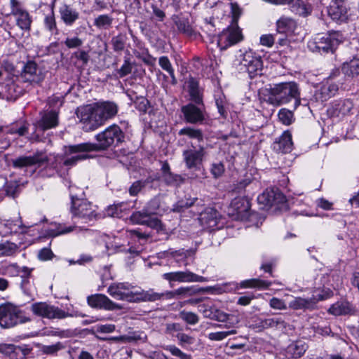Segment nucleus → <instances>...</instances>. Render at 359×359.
I'll use <instances>...</instances> for the list:
<instances>
[{
  "mask_svg": "<svg viewBox=\"0 0 359 359\" xmlns=\"http://www.w3.org/2000/svg\"><path fill=\"white\" fill-rule=\"evenodd\" d=\"M124 133L117 125H111L102 133L95 136L97 144L84 142L78 144L69 145L66 154H71L76 152H90L104 150L113 144H118L124 140Z\"/></svg>",
  "mask_w": 359,
  "mask_h": 359,
  "instance_id": "obj_2",
  "label": "nucleus"
},
{
  "mask_svg": "<svg viewBox=\"0 0 359 359\" xmlns=\"http://www.w3.org/2000/svg\"><path fill=\"white\" fill-rule=\"evenodd\" d=\"M133 65L129 59H126L120 69L116 70L117 75L123 78L131 73Z\"/></svg>",
  "mask_w": 359,
  "mask_h": 359,
  "instance_id": "obj_54",
  "label": "nucleus"
},
{
  "mask_svg": "<svg viewBox=\"0 0 359 359\" xmlns=\"http://www.w3.org/2000/svg\"><path fill=\"white\" fill-rule=\"evenodd\" d=\"M257 201L263 205V208H267L274 205L283 203L285 201V197L278 189H266L258 196Z\"/></svg>",
  "mask_w": 359,
  "mask_h": 359,
  "instance_id": "obj_16",
  "label": "nucleus"
},
{
  "mask_svg": "<svg viewBox=\"0 0 359 359\" xmlns=\"http://www.w3.org/2000/svg\"><path fill=\"white\" fill-rule=\"evenodd\" d=\"M276 32L279 34L287 36L294 32L297 23L292 18L287 16H281L276 22Z\"/></svg>",
  "mask_w": 359,
  "mask_h": 359,
  "instance_id": "obj_28",
  "label": "nucleus"
},
{
  "mask_svg": "<svg viewBox=\"0 0 359 359\" xmlns=\"http://www.w3.org/2000/svg\"><path fill=\"white\" fill-rule=\"evenodd\" d=\"M158 208L157 201L152 200L143 210L133 212L130 215V220L134 224L146 225L159 231L161 229V222L157 217H154Z\"/></svg>",
  "mask_w": 359,
  "mask_h": 359,
  "instance_id": "obj_5",
  "label": "nucleus"
},
{
  "mask_svg": "<svg viewBox=\"0 0 359 359\" xmlns=\"http://www.w3.org/2000/svg\"><path fill=\"white\" fill-rule=\"evenodd\" d=\"M341 71L345 75L355 76L359 75V60L354 59L343 64Z\"/></svg>",
  "mask_w": 359,
  "mask_h": 359,
  "instance_id": "obj_35",
  "label": "nucleus"
},
{
  "mask_svg": "<svg viewBox=\"0 0 359 359\" xmlns=\"http://www.w3.org/2000/svg\"><path fill=\"white\" fill-rule=\"evenodd\" d=\"M266 329H285L287 326V323L281 318H266Z\"/></svg>",
  "mask_w": 359,
  "mask_h": 359,
  "instance_id": "obj_49",
  "label": "nucleus"
},
{
  "mask_svg": "<svg viewBox=\"0 0 359 359\" xmlns=\"http://www.w3.org/2000/svg\"><path fill=\"white\" fill-rule=\"evenodd\" d=\"M113 22V18L106 15H100L94 20V25L99 29H109Z\"/></svg>",
  "mask_w": 359,
  "mask_h": 359,
  "instance_id": "obj_41",
  "label": "nucleus"
},
{
  "mask_svg": "<svg viewBox=\"0 0 359 359\" xmlns=\"http://www.w3.org/2000/svg\"><path fill=\"white\" fill-rule=\"evenodd\" d=\"M279 120L286 126H289L292 123L293 120V113L292 111L283 108L278 111Z\"/></svg>",
  "mask_w": 359,
  "mask_h": 359,
  "instance_id": "obj_50",
  "label": "nucleus"
},
{
  "mask_svg": "<svg viewBox=\"0 0 359 359\" xmlns=\"http://www.w3.org/2000/svg\"><path fill=\"white\" fill-rule=\"evenodd\" d=\"M198 198H193L184 200H180L177 201L174 205L172 210L174 212H181L184 211L186 209L194 205L196 203L198 205Z\"/></svg>",
  "mask_w": 359,
  "mask_h": 359,
  "instance_id": "obj_40",
  "label": "nucleus"
},
{
  "mask_svg": "<svg viewBox=\"0 0 359 359\" xmlns=\"http://www.w3.org/2000/svg\"><path fill=\"white\" fill-rule=\"evenodd\" d=\"M74 226H70L68 227L65 226L61 224H55L53 227L48 229V235L52 237H55L62 234H66L72 232Z\"/></svg>",
  "mask_w": 359,
  "mask_h": 359,
  "instance_id": "obj_39",
  "label": "nucleus"
},
{
  "mask_svg": "<svg viewBox=\"0 0 359 359\" xmlns=\"http://www.w3.org/2000/svg\"><path fill=\"white\" fill-rule=\"evenodd\" d=\"M123 205V203H118L109 206L107 210V215L111 217H120L121 208Z\"/></svg>",
  "mask_w": 359,
  "mask_h": 359,
  "instance_id": "obj_62",
  "label": "nucleus"
},
{
  "mask_svg": "<svg viewBox=\"0 0 359 359\" xmlns=\"http://www.w3.org/2000/svg\"><path fill=\"white\" fill-rule=\"evenodd\" d=\"M135 107L140 111H146L149 104L148 100L144 97H137L134 102Z\"/></svg>",
  "mask_w": 359,
  "mask_h": 359,
  "instance_id": "obj_64",
  "label": "nucleus"
},
{
  "mask_svg": "<svg viewBox=\"0 0 359 359\" xmlns=\"http://www.w3.org/2000/svg\"><path fill=\"white\" fill-rule=\"evenodd\" d=\"M265 323H266V319H262L256 317L252 320V323L249 327L251 329L255 330L256 332H262L266 329Z\"/></svg>",
  "mask_w": 359,
  "mask_h": 359,
  "instance_id": "obj_55",
  "label": "nucleus"
},
{
  "mask_svg": "<svg viewBox=\"0 0 359 359\" xmlns=\"http://www.w3.org/2000/svg\"><path fill=\"white\" fill-rule=\"evenodd\" d=\"M306 345L302 342H297L291 344L288 347V351L290 352L293 358H300L306 351Z\"/></svg>",
  "mask_w": 359,
  "mask_h": 359,
  "instance_id": "obj_45",
  "label": "nucleus"
},
{
  "mask_svg": "<svg viewBox=\"0 0 359 359\" xmlns=\"http://www.w3.org/2000/svg\"><path fill=\"white\" fill-rule=\"evenodd\" d=\"M29 319L23 316L22 311L11 303L0 305V325L4 328H10L19 323H24Z\"/></svg>",
  "mask_w": 359,
  "mask_h": 359,
  "instance_id": "obj_6",
  "label": "nucleus"
},
{
  "mask_svg": "<svg viewBox=\"0 0 359 359\" xmlns=\"http://www.w3.org/2000/svg\"><path fill=\"white\" fill-rule=\"evenodd\" d=\"M338 90V85L327 81L320 89V98L321 99V101H326L331 97L334 96Z\"/></svg>",
  "mask_w": 359,
  "mask_h": 359,
  "instance_id": "obj_32",
  "label": "nucleus"
},
{
  "mask_svg": "<svg viewBox=\"0 0 359 359\" xmlns=\"http://www.w3.org/2000/svg\"><path fill=\"white\" fill-rule=\"evenodd\" d=\"M21 78L23 81L31 83H39L43 80V75L38 68L36 62L29 61L24 66L21 73Z\"/></svg>",
  "mask_w": 359,
  "mask_h": 359,
  "instance_id": "obj_17",
  "label": "nucleus"
},
{
  "mask_svg": "<svg viewBox=\"0 0 359 359\" xmlns=\"http://www.w3.org/2000/svg\"><path fill=\"white\" fill-rule=\"evenodd\" d=\"M8 269H13L18 273L20 271L23 272V275L22 276L23 280L21 283V287L24 290L25 292H27L25 290V284L28 283L27 278L31 274L32 269L27 266H23L22 269H20L16 264L9 265Z\"/></svg>",
  "mask_w": 359,
  "mask_h": 359,
  "instance_id": "obj_43",
  "label": "nucleus"
},
{
  "mask_svg": "<svg viewBox=\"0 0 359 359\" xmlns=\"http://www.w3.org/2000/svg\"><path fill=\"white\" fill-rule=\"evenodd\" d=\"M181 111L184 120L189 123L195 124L204 121L205 116L202 109L192 103H189L182 107Z\"/></svg>",
  "mask_w": 359,
  "mask_h": 359,
  "instance_id": "obj_19",
  "label": "nucleus"
},
{
  "mask_svg": "<svg viewBox=\"0 0 359 359\" xmlns=\"http://www.w3.org/2000/svg\"><path fill=\"white\" fill-rule=\"evenodd\" d=\"M266 90L265 100L273 106L279 107L294 100L293 110H295L301 104L300 89L294 81L276 83Z\"/></svg>",
  "mask_w": 359,
  "mask_h": 359,
  "instance_id": "obj_3",
  "label": "nucleus"
},
{
  "mask_svg": "<svg viewBox=\"0 0 359 359\" xmlns=\"http://www.w3.org/2000/svg\"><path fill=\"white\" fill-rule=\"evenodd\" d=\"M323 299V297L316 298V297H310V298H302V297H295L289 303V307L294 310H312L316 307L317 302L319 300Z\"/></svg>",
  "mask_w": 359,
  "mask_h": 359,
  "instance_id": "obj_26",
  "label": "nucleus"
},
{
  "mask_svg": "<svg viewBox=\"0 0 359 359\" xmlns=\"http://www.w3.org/2000/svg\"><path fill=\"white\" fill-rule=\"evenodd\" d=\"M224 172V165L222 163L218 162L212 163L211 168V173L215 178H218L222 175Z\"/></svg>",
  "mask_w": 359,
  "mask_h": 359,
  "instance_id": "obj_61",
  "label": "nucleus"
},
{
  "mask_svg": "<svg viewBox=\"0 0 359 359\" xmlns=\"http://www.w3.org/2000/svg\"><path fill=\"white\" fill-rule=\"evenodd\" d=\"M133 302H156L161 300L159 292H155L153 289L149 290L135 291V296Z\"/></svg>",
  "mask_w": 359,
  "mask_h": 359,
  "instance_id": "obj_30",
  "label": "nucleus"
},
{
  "mask_svg": "<svg viewBox=\"0 0 359 359\" xmlns=\"http://www.w3.org/2000/svg\"><path fill=\"white\" fill-rule=\"evenodd\" d=\"M269 305L272 309L278 310H285L287 308L283 300L276 297H273L270 299Z\"/></svg>",
  "mask_w": 359,
  "mask_h": 359,
  "instance_id": "obj_60",
  "label": "nucleus"
},
{
  "mask_svg": "<svg viewBox=\"0 0 359 359\" xmlns=\"http://www.w3.org/2000/svg\"><path fill=\"white\" fill-rule=\"evenodd\" d=\"M4 188L6 194L13 198L15 197L20 191V184L16 181L7 182Z\"/></svg>",
  "mask_w": 359,
  "mask_h": 359,
  "instance_id": "obj_52",
  "label": "nucleus"
},
{
  "mask_svg": "<svg viewBox=\"0 0 359 359\" xmlns=\"http://www.w3.org/2000/svg\"><path fill=\"white\" fill-rule=\"evenodd\" d=\"M163 181L168 185L178 186L183 182L182 177L177 174L169 172L165 175H162Z\"/></svg>",
  "mask_w": 359,
  "mask_h": 359,
  "instance_id": "obj_48",
  "label": "nucleus"
},
{
  "mask_svg": "<svg viewBox=\"0 0 359 359\" xmlns=\"http://www.w3.org/2000/svg\"><path fill=\"white\" fill-rule=\"evenodd\" d=\"M158 64L163 70L166 71L169 74V75L172 74V71L174 69L170 60L167 56L160 57L158 60Z\"/></svg>",
  "mask_w": 359,
  "mask_h": 359,
  "instance_id": "obj_57",
  "label": "nucleus"
},
{
  "mask_svg": "<svg viewBox=\"0 0 359 359\" xmlns=\"http://www.w3.org/2000/svg\"><path fill=\"white\" fill-rule=\"evenodd\" d=\"M134 287L128 283L111 284L107 289L111 297L117 300L133 302L135 296Z\"/></svg>",
  "mask_w": 359,
  "mask_h": 359,
  "instance_id": "obj_11",
  "label": "nucleus"
},
{
  "mask_svg": "<svg viewBox=\"0 0 359 359\" xmlns=\"http://www.w3.org/2000/svg\"><path fill=\"white\" fill-rule=\"evenodd\" d=\"M146 182L138 180L135 181L132 184V185L130 187L128 191L131 196H137L142 189L145 187Z\"/></svg>",
  "mask_w": 359,
  "mask_h": 359,
  "instance_id": "obj_56",
  "label": "nucleus"
},
{
  "mask_svg": "<svg viewBox=\"0 0 359 359\" xmlns=\"http://www.w3.org/2000/svg\"><path fill=\"white\" fill-rule=\"evenodd\" d=\"M163 278L168 280L170 283L172 282L180 283H193V282H207V278L198 276L190 271H179L169 272L163 274Z\"/></svg>",
  "mask_w": 359,
  "mask_h": 359,
  "instance_id": "obj_14",
  "label": "nucleus"
},
{
  "mask_svg": "<svg viewBox=\"0 0 359 359\" xmlns=\"http://www.w3.org/2000/svg\"><path fill=\"white\" fill-rule=\"evenodd\" d=\"M262 67L261 57L252 50L246 51L240 56L238 69L248 72L250 78L262 74Z\"/></svg>",
  "mask_w": 359,
  "mask_h": 359,
  "instance_id": "obj_7",
  "label": "nucleus"
},
{
  "mask_svg": "<svg viewBox=\"0 0 359 359\" xmlns=\"http://www.w3.org/2000/svg\"><path fill=\"white\" fill-rule=\"evenodd\" d=\"M127 36L126 34H119L112 37L111 43L115 52H121L124 50Z\"/></svg>",
  "mask_w": 359,
  "mask_h": 359,
  "instance_id": "obj_42",
  "label": "nucleus"
},
{
  "mask_svg": "<svg viewBox=\"0 0 359 359\" xmlns=\"http://www.w3.org/2000/svg\"><path fill=\"white\" fill-rule=\"evenodd\" d=\"M344 37L339 32H331L325 35L318 34L313 41L309 43V48L319 53H333L337 47L343 41Z\"/></svg>",
  "mask_w": 359,
  "mask_h": 359,
  "instance_id": "obj_4",
  "label": "nucleus"
},
{
  "mask_svg": "<svg viewBox=\"0 0 359 359\" xmlns=\"http://www.w3.org/2000/svg\"><path fill=\"white\" fill-rule=\"evenodd\" d=\"M175 295L176 299H181L191 297L196 294L203 292L205 291L203 288L198 287L196 286H187V287H180L176 290Z\"/></svg>",
  "mask_w": 359,
  "mask_h": 359,
  "instance_id": "obj_33",
  "label": "nucleus"
},
{
  "mask_svg": "<svg viewBox=\"0 0 359 359\" xmlns=\"http://www.w3.org/2000/svg\"><path fill=\"white\" fill-rule=\"evenodd\" d=\"M243 39L241 31L238 27H231L224 30L218 36L217 45L221 50L238 43Z\"/></svg>",
  "mask_w": 359,
  "mask_h": 359,
  "instance_id": "obj_15",
  "label": "nucleus"
},
{
  "mask_svg": "<svg viewBox=\"0 0 359 359\" xmlns=\"http://www.w3.org/2000/svg\"><path fill=\"white\" fill-rule=\"evenodd\" d=\"M95 330L100 333H111L115 330V325L113 324L97 325L95 326Z\"/></svg>",
  "mask_w": 359,
  "mask_h": 359,
  "instance_id": "obj_63",
  "label": "nucleus"
},
{
  "mask_svg": "<svg viewBox=\"0 0 359 359\" xmlns=\"http://www.w3.org/2000/svg\"><path fill=\"white\" fill-rule=\"evenodd\" d=\"M59 14L61 20L67 26H72L79 20L80 14L79 11L71 5L63 4L59 8Z\"/></svg>",
  "mask_w": 359,
  "mask_h": 359,
  "instance_id": "obj_24",
  "label": "nucleus"
},
{
  "mask_svg": "<svg viewBox=\"0 0 359 359\" xmlns=\"http://www.w3.org/2000/svg\"><path fill=\"white\" fill-rule=\"evenodd\" d=\"M18 249V245L13 243H0V256H11L17 252Z\"/></svg>",
  "mask_w": 359,
  "mask_h": 359,
  "instance_id": "obj_46",
  "label": "nucleus"
},
{
  "mask_svg": "<svg viewBox=\"0 0 359 359\" xmlns=\"http://www.w3.org/2000/svg\"><path fill=\"white\" fill-rule=\"evenodd\" d=\"M44 27L51 34H57L58 29L57 27L56 20L55 17L54 10L51 9L49 14L46 15L43 20Z\"/></svg>",
  "mask_w": 359,
  "mask_h": 359,
  "instance_id": "obj_37",
  "label": "nucleus"
},
{
  "mask_svg": "<svg viewBox=\"0 0 359 359\" xmlns=\"http://www.w3.org/2000/svg\"><path fill=\"white\" fill-rule=\"evenodd\" d=\"M232 214L236 215L239 219H244L248 216L250 210V200L246 197H236L231 203Z\"/></svg>",
  "mask_w": 359,
  "mask_h": 359,
  "instance_id": "obj_21",
  "label": "nucleus"
},
{
  "mask_svg": "<svg viewBox=\"0 0 359 359\" xmlns=\"http://www.w3.org/2000/svg\"><path fill=\"white\" fill-rule=\"evenodd\" d=\"M48 158L43 153H36L33 156H21L12 160L13 167L22 169L25 168L36 165L41 167L47 163Z\"/></svg>",
  "mask_w": 359,
  "mask_h": 359,
  "instance_id": "obj_12",
  "label": "nucleus"
},
{
  "mask_svg": "<svg viewBox=\"0 0 359 359\" xmlns=\"http://www.w3.org/2000/svg\"><path fill=\"white\" fill-rule=\"evenodd\" d=\"M328 15L334 21L346 19L347 8L344 0H334L327 8Z\"/></svg>",
  "mask_w": 359,
  "mask_h": 359,
  "instance_id": "obj_22",
  "label": "nucleus"
},
{
  "mask_svg": "<svg viewBox=\"0 0 359 359\" xmlns=\"http://www.w3.org/2000/svg\"><path fill=\"white\" fill-rule=\"evenodd\" d=\"M172 20L177 28V30L187 36L191 37L196 34L192 28L187 18L180 15H173Z\"/></svg>",
  "mask_w": 359,
  "mask_h": 359,
  "instance_id": "obj_29",
  "label": "nucleus"
},
{
  "mask_svg": "<svg viewBox=\"0 0 359 359\" xmlns=\"http://www.w3.org/2000/svg\"><path fill=\"white\" fill-rule=\"evenodd\" d=\"M11 13L15 18L16 25L22 31L29 32L32 18L18 0H10Z\"/></svg>",
  "mask_w": 359,
  "mask_h": 359,
  "instance_id": "obj_10",
  "label": "nucleus"
},
{
  "mask_svg": "<svg viewBox=\"0 0 359 359\" xmlns=\"http://www.w3.org/2000/svg\"><path fill=\"white\" fill-rule=\"evenodd\" d=\"M31 311L37 316L48 319H64L67 317L78 316L76 313H69L57 306L46 302H36L31 306Z\"/></svg>",
  "mask_w": 359,
  "mask_h": 359,
  "instance_id": "obj_9",
  "label": "nucleus"
},
{
  "mask_svg": "<svg viewBox=\"0 0 359 359\" xmlns=\"http://www.w3.org/2000/svg\"><path fill=\"white\" fill-rule=\"evenodd\" d=\"M198 219L202 225L214 228L217 225L219 214L215 209L208 207L199 213Z\"/></svg>",
  "mask_w": 359,
  "mask_h": 359,
  "instance_id": "obj_25",
  "label": "nucleus"
},
{
  "mask_svg": "<svg viewBox=\"0 0 359 359\" xmlns=\"http://www.w3.org/2000/svg\"><path fill=\"white\" fill-rule=\"evenodd\" d=\"M72 213L73 217L80 219L84 223H88L96 219L97 207L84 199L72 197Z\"/></svg>",
  "mask_w": 359,
  "mask_h": 359,
  "instance_id": "obj_8",
  "label": "nucleus"
},
{
  "mask_svg": "<svg viewBox=\"0 0 359 359\" xmlns=\"http://www.w3.org/2000/svg\"><path fill=\"white\" fill-rule=\"evenodd\" d=\"M87 302L88 305L93 308L104 309L109 311L119 308L116 304L102 294H95L88 296Z\"/></svg>",
  "mask_w": 359,
  "mask_h": 359,
  "instance_id": "obj_20",
  "label": "nucleus"
},
{
  "mask_svg": "<svg viewBox=\"0 0 359 359\" xmlns=\"http://www.w3.org/2000/svg\"><path fill=\"white\" fill-rule=\"evenodd\" d=\"M62 348L63 345L62 343L57 342L55 344L43 346L41 348V351L43 353L46 354H54L58 351L61 350Z\"/></svg>",
  "mask_w": 359,
  "mask_h": 359,
  "instance_id": "obj_58",
  "label": "nucleus"
},
{
  "mask_svg": "<svg viewBox=\"0 0 359 359\" xmlns=\"http://www.w3.org/2000/svg\"><path fill=\"white\" fill-rule=\"evenodd\" d=\"M65 46L69 48H76L82 46L83 41L77 36L67 38L65 41Z\"/></svg>",
  "mask_w": 359,
  "mask_h": 359,
  "instance_id": "obj_59",
  "label": "nucleus"
},
{
  "mask_svg": "<svg viewBox=\"0 0 359 359\" xmlns=\"http://www.w3.org/2000/svg\"><path fill=\"white\" fill-rule=\"evenodd\" d=\"M205 156V151L203 147H200L197 150L195 149H186L182 153L187 168L194 170H201Z\"/></svg>",
  "mask_w": 359,
  "mask_h": 359,
  "instance_id": "obj_13",
  "label": "nucleus"
},
{
  "mask_svg": "<svg viewBox=\"0 0 359 359\" xmlns=\"http://www.w3.org/2000/svg\"><path fill=\"white\" fill-rule=\"evenodd\" d=\"M189 93L191 101L194 102L197 104H202L203 100L198 83L193 78L189 81Z\"/></svg>",
  "mask_w": 359,
  "mask_h": 359,
  "instance_id": "obj_34",
  "label": "nucleus"
},
{
  "mask_svg": "<svg viewBox=\"0 0 359 359\" xmlns=\"http://www.w3.org/2000/svg\"><path fill=\"white\" fill-rule=\"evenodd\" d=\"M293 142L292 135L289 131H285L275 143V148L282 153H288L292 151Z\"/></svg>",
  "mask_w": 359,
  "mask_h": 359,
  "instance_id": "obj_31",
  "label": "nucleus"
},
{
  "mask_svg": "<svg viewBox=\"0 0 359 359\" xmlns=\"http://www.w3.org/2000/svg\"><path fill=\"white\" fill-rule=\"evenodd\" d=\"M216 310L215 306H210L208 304H201L198 306V311L201 313L204 318L212 320L214 318V311Z\"/></svg>",
  "mask_w": 359,
  "mask_h": 359,
  "instance_id": "obj_53",
  "label": "nucleus"
},
{
  "mask_svg": "<svg viewBox=\"0 0 359 359\" xmlns=\"http://www.w3.org/2000/svg\"><path fill=\"white\" fill-rule=\"evenodd\" d=\"M225 286H230L231 288L227 289V291L232 292L236 291L239 288H257V289H267L271 285V282L264 280L260 278H251L244 280L237 283H226Z\"/></svg>",
  "mask_w": 359,
  "mask_h": 359,
  "instance_id": "obj_18",
  "label": "nucleus"
},
{
  "mask_svg": "<svg viewBox=\"0 0 359 359\" xmlns=\"http://www.w3.org/2000/svg\"><path fill=\"white\" fill-rule=\"evenodd\" d=\"M118 112V106L113 102H100L80 107L76 116L81 128L85 132H91L103 126Z\"/></svg>",
  "mask_w": 359,
  "mask_h": 359,
  "instance_id": "obj_1",
  "label": "nucleus"
},
{
  "mask_svg": "<svg viewBox=\"0 0 359 359\" xmlns=\"http://www.w3.org/2000/svg\"><path fill=\"white\" fill-rule=\"evenodd\" d=\"M179 317L185 323L191 325H194L199 322V316L191 311H187L185 310L181 311L179 313Z\"/></svg>",
  "mask_w": 359,
  "mask_h": 359,
  "instance_id": "obj_44",
  "label": "nucleus"
},
{
  "mask_svg": "<svg viewBox=\"0 0 359 359\" xmlns=\"http://www.w3.org/2000/svg\"><path fill=\"white\" fill-rule=\"evenodd\" d=\"M237 331L236 329H231L229 330L211 332L208 334V339L212 341H222L226 338L228 336L236 334Z\"/></svg>",
  "mask_w": 359,
  "mask_h": 359,
  "instance_id": "obj_47",
  "label": "nucleus"
},
{
  "mask_svg": "<svg viewBox=\"0 0 359 359\" xmlns=\"http://www.w3.org/2000/svg\"><path fill=\"white\" fill-rule=\"evenodd\" d=\"M69 146L65 147V156H69V154H66V150H67V148ZM86 153L87 152H76V153L71 154L70 155H72V154H76V155L72 156V157L65 159L64 161L63 164L65 165H66V166L74 165H76L77 163V162L81 161H83V160L87 159L88 158H89V156Z\"/></svg>",
  "mask_w": 359,
  "mask_h": 359,
  "instance_id": "obj_38",
  "label": "nucleus"
},
{
  "mask_svg": "<svg viewBox=\"0 0 359 359\" xmlns=\"http://www.w3.org/2000/svg\"><path fill=\"white\" fill-rule=\"evenodd\" d=\"M41 118L36 122V126L41 130H46L58 125V114L55 111L41 112Z\"/></svg>",
  "mask_w": 359,
  "mask_h": 359,
  "instance_id": "obj_23",
  "label": "nucleus"
},
{
  "mask_svg": "<svg viewBox=\"0 0 359 359\" xmlns=\"http://www.w3.org/2000/svg\"><path fill=\"white\" fill-rule=\"evenodd\" d=\"M164 349L169 351L173 356L180 359H191V355L184 353L178 347L175 345H167L164 346Z\"/></svg>",
  "mask_w": 359,
  "mask_h": 359,
  "instance_id": "obj_51",
  "label": "nucleus"
},
{
  "mask_svg": "<svg viewBox=\"0 0 359 359\" xmlns=\"http://www.w3.org/2000/svg\"><path fill=\"white\" fill-rule=\"evenodd\" d=\"M355 311L353 304L346 301L337 302L328 309V312L334 316L353 315Z\"/></svg>",
  "mask_w": 359,
  "mask_h": 359,
  "instance_id": "obj_27",
  "label": "nucleus"
},
{
  "mask_svg": "<svg viewBox=\"0 0 359 359\" xmlns=\"http://www.w3.org/2000/svg\"><path fill=\"white\" fill-rule=\"evenodd\" d=\"M178 135L180 136L185 135L190 139L196 140L201 142L203 140V134L201 129L194 128L192 127H185L180 130Z\"/></svg>",
  "mask_w": 359,
  "mask_h": 359,
  "instance_id": "obj_36",
  "label": "nucleus"
}]
</instances>
